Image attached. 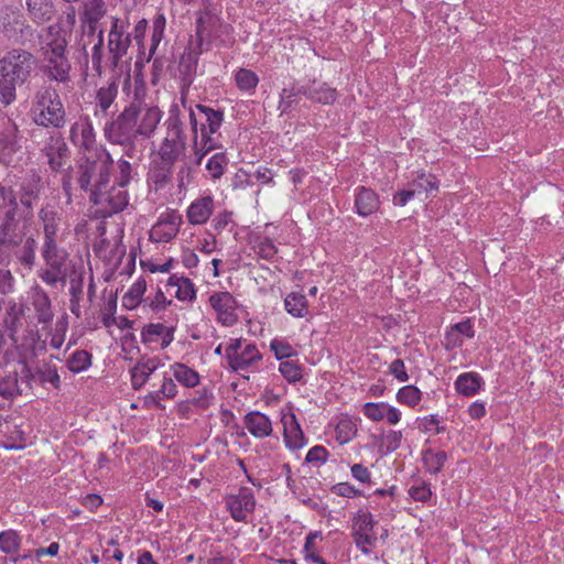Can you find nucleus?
Wrapping results in <instances>:
<instances>
[{"mask_svg": "<svg viewBox=\"0 0 564 564\" xmlns=\"http://www.w3.org/2000/svg\"><path fill=\"white\" fill-rule=\"evenodd\" d=\"M120 76L112 75L111 80L108 83L106 87H101L98 89L96 95L97 105L104 113H107L113 104L117 94H118V84L117 79Z\"/></svg>", "mask_w": 564, "mask_h": 564, "instance_id": "obj_27", "label": "nucleus"}, {"mask_svg": "<svg viewBox=\"0 0 564 564\" xmlns=\"http://www.w3.org/2000/svg\"><path fill=\"white\" fill-rule=\"evenodd\" d=\"M352 534L371 533L373 530L372 516L369 512H359L354 518Z\"/></svg>", "mask_w": 564, "mask_h": 564, "instance_id": "obj_42", "label": "nucleus"}, {"mask_svg": "<svg viewBox=\"0 0 564 564\" xmlns=\"http://www.w3.org/2000/svg\"><path fill=\"white\" fill-rule=\"evenodd\" d=\"M280 372L290 382H295L302 377L300 367L291 361H282L280 364Z\"/></svg>", "mask_w": 564, "mask_h": 564, "instance_id": "obj_53", "label": "nucleus"}, {"mask_svg": "<svg viewBox=\"0 0 564 564\" xmlns=\"http://www.w3.org/2000/svg\"><path fill=\"white\" fill-rule=\"evenodd\" d=\"M91 365V355L86 350H76L67 360V368L72 372H80Z\"/></svg>", "mask_w": 564, "mask_h": 564, "instance_id": "obj_34", "label": "nucleus"}, {"mask_svg": "<svg viewBox=\"0 0 564 564\" xmlns=\"http://www.w3.org/2000/svg\"><path fill=\"white\" fill-rule=\"evenodd\" d=\"M36 239L33 235L28 234L23 239L0 252V254L8 259V263L14 260L25 270L31 271L36 260Z\"/></svg>", "mask_w": 564, "mask_h": 564, "instance_id": "obj_12", "label": "nucleus"}, {"mask_svg": "<svg viewBox=\"0 0 564 564\" xmlns=\"http://www.w3.org/2000/svg\"><path fill=\"white\" fill-rule=\"evenodd\" d=\"M327 458V451L325 447L316 445L312 447L307 455H306V462L307 463H324Z\"/></svg>", "mask_w": 564, "mask_h": 564, "instance_id": "obj_58", "label": "nucleus"}, {"mask_svg": "<svg viewBox=\"0 0 564 564\" xmlns=\"http://www.w3.org/2000/svg\"><path fill=\"white\" fill-rule=\"evenodd\" d=\"M482 383V378L476 372H466L460 375L455 382L458 393L471 397L478 392Z\"/></svg>", "mask_w": 564, "mask_h": 564, "instance_id": "obj_26", "label": "nucleus"}, {"mask_svg": "<svg viewBox=\"0 0 564 564\" xmlns=\"http://www.w3.org/2000/svg\"><path fill=\"white\" fill-rule=\"evenodd\" d=\"M173 79L174 78V69L171 62L155 58L153 62V70H152V83L155 85L161 79Z\"/></svg>", "mask_w": 564, "mask_h": 564, "instance_id": "obj_37", "label": "nucleus"}, {"mask_svg": "<svg viewBox=\"0 0 564 564\" xmlns=\"http://www.w3.org/2000/svg\"><path fill=\"white\" fill-rule=\"evenodd\" d=\"M154 370V366H150L149 364H138L131 371V382L133 388L140 389Z\"/></svg>", "mask_w": 564, "mask_h": 564, "instance_id": "obj_39", "label": "nucleus"}, {"mask_svg": "<svg viewBox=\"0 0 564 564\" xmlns=\"http://www.w3.org/2000/svg\"><path fill=\"white\" fill-rule=\"evenodd\" d=\"M164 28H165V18L162 14H160L153 21L152 46L150 48V54H153L154 50L161 42Z\"/></svg>", "mask_w": 564, "mask_h": 564, "instance_id": "obj_52", "label": "nucleus"}, {"mask_svg": "<svg viewBox=\"0 0 564 564\" xmlns=\"http://www.w3.org/2000/svg\"><path fill=\"white\" fill-rule=\"evenodd\" d=\"M36 65V57L22 48H12L0 58V98L4 105L15 100L17 87L28 82Z\"/></svg>", "mask_w": 564, "mask_h": 564, "instance_id": "obj_1", "label": "nucleus"}, {"mask_svg": "<svg viewBox=\"0 0 564 564\" xmlns=\"http://www.w3.org/2000/svg\"><path fill=\"white\" fill-rule=\"evenodd\" d=\"M227 506L236 521H245L247 513L253 511L256 501L248 489H241L237 496H232L227 500Z\"/></svg>", "mask_w": 564, "mask_h": 564, "instance_id": "obj_15", "label": "nucleus"}, {"mask_svg": "<svg viewBox=\"0 0 564 564\" xmlns=\"http://www.w3.org/2000/svg\"><path fill=\"white\" fill-rule=\"evenodd\" d=\"M41 254L46 265L65 264L66 253L57 247L56 238L44 239Z\"/></svg>", "mask_w": 564, "mask_h": 564, "instance_id": "obj_25", "label": "nucleus"}, {"mask_svg": "<svg viewBox=\"0 0 564 564\" xmlns=\"http://www.w3.org/2000/svg\"><path fill=\"white\" fill-rule=\"evenodd\" d=\"M3 209L0 215V252L23 239L30 232L28 220L19 217V205L15 195L9 197V202L4 203Z\"/></svg>", "mask_w": 564, "mask_h": 564, "instance_id": "obj_7", "label": "nucleus"}, {"mask_svg": "<svg viewBox=\"0 0 564 564\" xmlns=\"http://www.w3.org/2000/svg\"><path fill=\"white\" fill-rule=\"evenodd\" d=\"M390 372L399 380L406 381L409 379L408 373L405 371L404 362L402 359H395L390 365Z\"/></svg>", "mask_w": 564, "mask_h": 564, "instance_id": "obj_63", "label": "nucleus"}, {"mask_svg": "<svg viewBox=\"0 0 564 564\" xmlns=\"http://www.w3.org/2000/svg\"><path fill=\"white\" fill-rule=\"evenodd\" d=\"M31 115L37 126L45 128L61 129L66 122L61 97L52 87H42L35 93Z\"/></svg>", "mask_w": 564, "mask_h": 564, "instance_id": "obj_3", "label": "nucleus"}, {"mask_svg": "<svg viewBox=\"0 0 564 564\" xmlns=\"http://www.w3.org/2000/svg\"><path fill=\"white\" fill-rule=\"evenodd\" d=\"M112 163L111 155L105 148L88 151L78 165L77 181L80 188L89 192V195L107 188Z\"/></svg>", "mask_w": 564, "mask_h": 564, "instance_id": "obj_2", "label": "nucleus"}, {"mask_svg": "<svg viewBox=\"0 0 564 564\" xmlns=\"http://www.w3.org/2000/svg\"><path fill=\"white\" fill-rule=\"evenodd\" d=\"M23 393L19 381V372L10 371L0 380V395L6 400H13Z\"/></svg>", "mask_w": 564, "mask_h": 564, "instance_id": "obj_28", "label": "nucleus"}, {"mask_svg": "<svg viewBox=\"0 0 564 564\" xmlns=\"http://www.w3.org/2000/svg\"><path fill=\"white\" fill-rule=\"evenodd\" d=\"M227 164V159L224 153H216L208 159L206 169L213 178H219L224 174V167Z\"/></svg>", "mask_w": 564, "mask_h": 564, "instance_id": "obj_44", "label": "nucleus"}, {"mask_svg": "<svg viewBox=\"0 0 564 564\" xmlns=\"http://www.w3.org/2000/svg\"><path fill=\"white\" fill-rule=\"evenodd\" d=\"M397 398L401 403L413 406L420 401L421 392L414 386H406L399 390Z\"/></svg>", "mask_w": 564, "mask_h": 564, "instance_id": "obj_48", "label": "nucleus"}, {"mask_svg": "<svg viewBox=\"0 0 564 564\" xmlns=\"http://www.w3.org/2000/svg\"><path fill=\"white\" fill-rule=\"evenodd\" d=\"M174 326L163 323H150L141 330L142 341L153 348L165 349L174 339Z\"/></svg>", "mask_w": 564, "mask_h": 564, "instance_id": "obj_13", "label": "nucleus"}, {"mask_svg": "<svg viewBox=\"0 0 564 564\" xmlns=\"http://www.w3.org/2000/svg\"><path fill=\"white\" fill-rule=\"evenodd\" d=\"M236 82L240 89L250 90L258 84V76L248 69L241 68L236 74Z\"/></svg>", "mask_w": 564, "mask_h": 564, "instance_id": "obj_46", "label": "nucleus"}, {"mask_svg": "<svg viewBox=\"0 0 564 564\" xmlns=\"http://www.w3.org/2000/svg\"><path fill=\"white\" fill-rule=\"evenodd\" d=\"M78 129L80 130V134L83 138L82 147H84L87 152L91 151L93 149H90V145L94 142V133H93L91 124H89L88 122H85L82 124H79V123L74 124L70 129L72 138L75 137V133Z\"/></svg>", "mask_w": 564, "mask_h": 564, "instance_id": "obj_47", "label": "nucleus"}, {"mask_svg": "<svg viewBox=\"0 0 564 564\" xmlns=\"http://www.w3.org/2000/svg\"><path fill=\"white\" fill-rule=\"evenodd\" d=\"M176 236V227L172 220H161L151 229V238L156 241H170Z\"/></svg>", "mask_w": 564, "mask_h": 564, "instance_id": "obj_32", "label": "nucleus"}, {"mask_svg": "<svg viewBox=\"0 0 564 564\" xmlns=\"http://www.w3.org/2000/svg\"><path fill=\"white\" fill-rule=\"evenodd\" d=\"M161 120V111L156 107H138V132L139 135L149 138Z\"/></svg>", "mask_w": 564, "mask_h": 564, "instance_id": "obj_17", "label": "nucleus"}, {"mask_svg": "<svg viewBox=\"0 0 564 564\" xmlns=\"http://www.w3.org/2000/svg\"><path fill=\"white\" fill-rule=\"evenodd\" d=\"M412 188H416V194L421 193H430L432 191L437 189V181L436 177L433 175H425L421 174L417 180L413 181L412 184H410Z\"/></svg>", "mask_w": 564, "mask_h": 564, "instance_id": "obj_45", "label": "nucleus"}, {"mask_svg": "<svg viewBox=\"0 0 564 564\" xmlns=\"http://www.w3.org/2000/svg\"><path fill=\"white\" fill-rule=\"evenodd\" d=\"M166 123L167 135L159 149L156 159L153 160L151 171V180L156 189L171 183L176 160V117L172 115Z\"/></svg>", "mask_w": 564, "mask_h": 564, "instance_id": "obj_6", "label": "nucleus"}, {"mask_svg": "<svg viewBox=\"0 0 564 564\" xmlns=\"http://www.w3.org/2000/svg\"><path fill=\"white\" fill-rule=\"evenodd\" d=\"M258 253L263 259H272L276 253V248L272 240L265 238L259 243Z\"/></svg>", "mask_w": 564, "mask_h": 564, "instance_id": "obj_59", "label": "nucleus"}, {"mask_svg": "<svg viewBox=\"0 0 564 564\" xmlns=\"http://www.w3.org/2000/svg\"><path fill=\"white\" fill-rule=\"evenodd\" d=\"M197 108L202 113L205 115L206 122L208 123L209 133L216 132L221 124L223 112L215 111L200 105H198Z\"/></svg>", "mask_w": 564, "mask_h": 564, "instance_id": "obj_49", "label": "nucleus"}, {"mask_svg": "<svg viewBox=\"0 0 564 564\" xmlns=\"http://www.w3.org/2000/svg\"><path fill=\"white\" fill-rule=\"evenodd\" d=\"M39 218L43 226L44 239L56 238L61 226V214L53 206L46 205L40 209Z\"/></svg>", "mask_w": 564, "mask_h": 564, "instance_id": "obj_19", "label": "nucleus"}, {"mask_svg": "<svg viewBox=\"0 0 564 564\" xmlns=\"http://www.w3.org/2000/svg\"><path fill=\"white\" fill-rule=\"evenodd\" d=\"M119 169V177H118V184L127 186L131 178V164L126 160H120L118 163Z\"/></svg>", "mask_w": 564, "mask_h": 564, "instance_id": "obj_61", "label": "nucleus"}, {"mask_svg": "<svg viewBox=\"0 0 564 564\" xmlns=\"http://www.w3.org/2000/svg\"><path fill=\"white\" fill-rule=\"evenodd\" d=\"M212 307L217 312V318L223 325L230 326L236 323V301L228 292L215 293L209 297Z\"/></svg>", "mask_w": 564, "mask_h": 564, "instance_id": "obj_14", "label": "nucleus"}, {"mask_svg": "<svg viewBox=\"0 0 564 564\" xmlns=\"http://www.w3.org/2000/svg\"><path fill=\"white\" fill-rule=\"evenodd\" d=\"M416 194V188L409 186L408 189H402L394 195L393 202L395 205L404 206Z\"/></svg>", "mask_w": 564, "mask_h": 564, "instance_id": "obj_64", "label": "nucleus"}, {"mask_svg": "<svg viewBox=\"0 0 564 564\" xmlns=\"http://www.w3.org/2000/svg\"><path fill=\"white\" fill-rule=\"evenodd\" d=\"M41 189V177L34 171L28 172L20 185L21 194L37 197Z\"/></svg>", "mask_w": 564, "mask_h": 564, "instance_id": "obj_36", "label": "nucleus"}, {"mask_svg": "<svg viewBox=\"0 0 564 564\" xmlns=\"http://www.w3.org/2000/svg\"><path fill=\"white\" fill-rule=\"evenodd\" d=\"M25 6L30 19L37 24L51 21L55 14L52 0H25Z\"/></svg>", "mask_w": 564, "mask_h": 564, "instance_id": "obj_18", "label": "nucleus"}, {"mask_svg": "<svg viewBox=\"0 0 564 564\" xmlns=\"http://www.w3.org/2000/svg\"><path fill=\"white\" fill-rule=\"evenodd\" d=\"M214 21V17L209 13L200 14L196 21V35L202 41L208 31L209 24Z\"/></svg>", "mask_w": 564, "mask_h": 564, "instance_id": "obj_56", "label": "nucleus"}, {"mask_svg": "<svg viewBox=\"0 0 564 564\" xmlns=\"http://www.w3.org/2000/svg\"><path fill=\"white\" fill-rule=\"evenodd\" d=\"M20 375V384H25V387L28 389H31L32 388V382L35 381L37 382V379H36V371H32L31 368L28 366L26 362H22V369H21V372L19 373Z\"/></svg>", "mask_w": 564, "mask_h": 564, "instance_id": "obj_57", "label": "nucleus"}, {"mask_svg": "<svg viewBox=\"0 0 564 564\" xmlns=\"http://www.w3.org/2000/svg\"><path fill=\"white\" fill-rule=\"evenodd\" d=\"M174 285H176V276L171 275L167 282L164 284V289H158L154 300L152 302L154 310H163L166 307V305L172 304L173 299L176 297V294H170V288Z\"/></svg>", "mask_w": 564, "mask_h": 564, "instance_id": "obj_31", "label": "nucleus"}, {"mask_svg": "<svg viewBox=\"0 0 564 564\" xmlns=\"http://www.w3.org/2000/svg\"><path fill=\"white\" fill-rule=\"evenodd\" d=\"M332 490L335 495L347 498L360 495L359 490L355 489V487L347 482L337 484L332 488Z\"/></svg>", "mask_w": 564, "mask_h": 564, "instance_id": "obj_62", "label": "nucleus"}, {"mask_svg": "<svg viewBox=\"0 0 564 564\" xmlns=\"http://www.w3.org/2000/svg\"><path fill=\"white\" fill-rule=\"evenodd\" d=\"M246 427L256 437L269 436L272 425L269 417L260 412H250L245 417Z\"/></svg>", "mask_w": 564, "mask_h": 564, "instance_id": "obj_23", "label": "nucleus"}, {"mask_svg": "<svg viewBox=\"0 0 564 564\" xmlns=\"http://www.w3.org/2000/svg\"><path fill=\"white\" fill-rule=\"evenodd\" d=\"M460 335H464L468 338L474 337V329L469 321L460 322L455 324L451 330L446 334V339L451 340L452 337H460Z\"/></svg>", "mask_w": 564, "mask_h": 564, "instance_id": "obj_51", "label": "nucleus"}, {"mask_svg": "<svg viewBox=\"0 0 564 564\" xmlns=\"http://www.w3.org/2000/svg\"><path fill=\"white\" fill-rule=\"evenodd\" d=\"M41 152L46 156L50 169L54 172L66 170L70 151L59 132L51 133L44 141Z\"/></svg>", "mask_w": 564, "mask_h": 564, "instance_id": "obj_11", "label": "nucleus"}, {"mask_svg": "<svg viewBox=\"0 0 564 564\" xmlns=\"http://www.w3.org/2000/svg\"><path fill=\"white\" fill-rule=\"evenodd\" d=\"M178 383L186 388H194L199 383V375L194 369L178 362Z\"/></svg>", "mask_w": 564, "mask_h": 564, "instance_id": "obj_43", "label": "nucleus"}, {"mask_svg": "<svg viewBox=\"0 0 564 564\" xmlns=\"http://www.w3.org/2000/svg\"><path fill=\"white\" fill-rule=\"evenodd\" d=\"M21 539L19 534L13 531H4L0 533V549L2 552L10 554L18 551Z\"/></svg>", "mask_w": 564, "mask_h": 564, "instance_id": "obj_41", "label": "nucleus"}, {"mask_svg": "<svg viewBox=\"0 0 564 564\" xmlns=\"http://www.w3.org/2000/svg\"><path fill=\"white\" fill-rule=\"evenodd\" d=\"M58 25L46 28V42L42 46V56L47 63V76L51 79L66 83L69 79L70 65L65 57L66 40L59 35Z\"/></svg>", "mask_w": 564, "mask_h": 564, "instance_id": "obj_4", "label": "nucleus"}, {"mask_svg": "<svg viewBox=\"0 0 564 564\" xmlns=\"http://www.w3.org/2000/svg\"><path fill=\"white\" fill-rule=\"evenodd\" d=\"M270 347L274 351L278 359L290 357L293 351L289 344L279 340H272Z\"/></svg>", "mask_w": 564, "mask_h": 564, "instance_id": "obj_60", "label": "nucleus"}, {"mask_svg": "<svg viewBox=\"0 0 564 564\" xmlns=\"http://www.w3.org/2000/svg\"><path fill=\"white\" fill-rule=\"evenodd\" d=\"M387 404L384 403H366L364 405V413L373 421H381L384 419Z\"/></svg>", "mask_w": 564, "mask_h": 564, "instance_id": "obj_54", "label": "nucleus"}, {"mask_svg": "<svg viewBox=\"0 0 564 564\" xmlns=\"http://www.w3.org/2000/svg\"><path fill=\"white\" fill-rule=\"evenodd\" d=\"M214 200L210 196L196 199L187 209V218L191 224H204L212 215Z\"/></svg>", "mask_w": 564, "mask_h": 564, "instance_id": "obj_20", "label": "nucleus"}, {"mask_svg": "<svg viewBox=\"0 0 564 564\" xmlns=\"http://www.w3.org/2000/svg\"><path fill=\"white\" fill-rule=\"evenodd\" d=\"M32 305L35 311V316L39 323L48 324L54 317L52 311L51 300L46 292L37 290L32 296Z\"/></svg>", "mask_w": 564, "mask_h": 564, "instance_id": "obj_24", "label": "nucleus"}, {"mask_svg": "<svg viewBox=\"0 0 564 564\" xmlns=\"http://www.w3.org/2000/svg\"><path fill=\"white\" fill-rule=\"evenodd\" d=\"M356 545L360 549V551L365 554H369V546H372L376 542V536L372 533L365 534H352Z\"/></svg>", "mask_w": 564, "mask_h": 564, "instance_id": "obj_55", "label": "nucleus"}, {"mask_svg": "<svg viewBox=\"0 0 564 564\" xmlns=\"http://www.w3.org/2000/svg\"><path fill=\"white\" fill-rule=\"evenodd\" d=\"M299 94H304L308 98L321 102V104H333L337 98L336 89L330 88L327 84H316V82H313V84L306 88L302 87L297 90Z\"/></svg>", "mask_w": 564, "mask_h": 564, "instance_id": "obj_22", "label": "nucleus"}, {"mask_svg": "<svg viewBox=\"0 0 564 564\" xmlns=\"http://www.w3.org/2000/svg\"><path fill=\"white\" fill-rule=\"evenodd\" d=\"M23 314H24L23 305L18 306L17 304H13L10 307V310L8 311V314H7V317L4 321L6 326H7L8 330L10 332V337L14 341H17L15 334L21 325V317L23 316Z\"/></svg>", "mask_w": 564, "mask_h": 564, "instance_id": "obj_33", "label": "nucleus"}, {"mask_svg": "<svg viewBox=\"0 0 564 564\" xmlns=\"http://www.w3.org/2000/svg\"><path fill=\"white\" fill-rule=\"evenodd\" d=\"M85 24L83 25L82 46L93 44L91 65L98 76L102 75L101 57L104 54L102 31L96 33V24L105 14L104 0H89L86 3Z\"/></svg>", "mask_w": 564, "mask_h": 564, "instance_id": "obj_5", "label": "nucleus"}, {"mask_svg": "<svg viewBox=\"0 0 564 564\" xmlns=\"http://www.w3.org/2000/svg\"><path fill=\"white\" fill-rule=\"evenodd\" d=\"M447 459L445 452L434 453L432 449H427L423 454V463L426 469L432 474H437L444 466Z\"/></svg>", "mask_w": 564, "mask_h": 564, "instance_id": "obj_35", "label": "nucleus"}, {"mask_svg": "<svg viewBox=\"0 0 564 564\" xmlns=\"http://www.w3.org/2000/svg\"><path fill=\"white\" fill-rule=\"evenodd\" d=\"M196 299V289L188 278H178V301H193Z\"/></svg>", "mask_w": 564, "mask_h": 564, "instance_id": "obj_50", "label": "nucleus"}, {"mask_svg": "<svg viewBox=\"0 0 564 564\" xmlns=\"http://www.w3.org/2000/svg\"><path fill=\"white\" fill-rule=\"evenodd\" d=\"M35 371L39 383H51L54 388H59L61 380L55 366L45 364L42 367L37 368Z\"/></svg>", "mask_w": 564, "mask_h": 564, "instance_id": "obj_38", "label": "nucleus"}, {"mask_svg": "<svg viewBox=\"0 0 564 564\" xmlns=\"http://www.w3.org/2000/svg\"><path fill=\"white\" fill-rule=\"evenodd\" d=\"M261 355L257 350L256 346L247 345L241 352L238 354L236 360H230L229 366L235 370H243L250 366L253 361L259 360Z\"/></svg>", "mask_w": 564, "mask_h": 564, "instance_id": "obj_29", "label": "nucleus"}, {"mask_svg": "<svg viewBox=\"0 0 564 564\" xmlns=\"http://www.w3.org/2000/svg\"><path fill=\"white\" fill-rule=\"evenodd\" d=\"M284 441L288 447L292 449L300 448L304 445V434L293 413H286L282 416Z\"/></svg>", "mask_w": 564, "mask_h": 564, "instance_id": "obj_16", "label": "nucleus"}, {"mask_svg": "<svg viewBox=\"0 0 564 564\" xmlns=\"http://www.w3.org/2000/svg\"><path fill=\"white\" fill-rule=\"evenodd\" d=\"M137 124L138 107L131 105L105 129V134L111 143L128 147L127 155L130 158H132L134 151L133 142L139 135Z\"/></svg>", "mask_w": 564, "mask_h": 564, "instance_id": "obj_8", "label": "nucleus"}, {"mask_svg": "<svg viewBox=\"0 0 564 564\" xmlns=\"http://www.w3.org/2000/svg\"><path fill=\"white\" fill-rule=\"evenodd\" d=\"M380 205L377 194L366 187H360L355 199L357 213L360 216H369L378 210Z\"/></svg>", "mask_w": 564, "mask_h": 564, "instance_id": "obj_21", "label": "nucleus"}, {"mask_svg": "<svg viewBox=\"0 0 564 564\" xmlns=\"http://www.w3.org/2000/svg\"><path fill=\"white\" fill-rule=\"evenodd\" d=\"M130 44V34L126 33L123 25H119L118 19H115L108 34V55L105 61V67L111 69L116 76H121L123 73V66L128 64V61H124V57ZM101 65L104 64L101 63Z\"/></svg>", "mask_w": 564, "mask_h": 564, "instance_id": "obj_9", "label": "nucleus"}, {"mask_svg": "<svg viewBox=\"0 0 564 564\" xmlns=\"http://www.w3.org/2000/svg\"><path fill=\"white\" fill-rule=\"evenodd\" d=\"M47 269L43 270L40 274L43 282L48 285H55L57 282H65L66 272L63 269L64 264L46 265Z\"/></svg>", "mask_w": 564, "mask_h": 564, "instance_id": "obj_40", "label": "nucleus"}, {"mask_svg": "<svg viewBox=\"0 0 564 564\" xmlns=\"http://www.w3.org/2000/svg\"><path fill=\"white\" fill-rule=\"evenodd\" d=\"M288 313L294 317H303L307 313V301L305 295L292 292L284 301Z\"/></svg>", "mask_w": 564, "mask_h": 564, "instance_id": "obj_30", "label": "nucleus"}, {"mask_svg": "<svg viewBox=\"0 0 564 564\" xmlns=\"http://www.w3.org/2000/svg\"><path fill=\"white\" fill-rule=\"evenodd\" d=\"M126 186L118 184L110 188L101 189L96 194L89 195V200L98 206L97 213L102 217L111 216L121 212L129 203L128 192Z\"/></svg>", "mask_w": 564, "mask_h": 564, "instance_id": "obj_10", "label": "nucleus"}]
</instances>
